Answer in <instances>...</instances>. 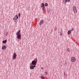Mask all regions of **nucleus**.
<instances>
[{"instance_id":"obj_15","label":"nucleus","mask_w":79,"mask_h":79,"mask_svg":"<svg viewBox=\"0 0 79 79\" xmlns=\"http://www.w3.org/2000/svg\"><path fill=\"white\" fill-rule=\"evenodd\" d=\"M44 73L46 75H48V73L47 71H45V72H44Z\"/></svg>"},{"instance_id":"obj_9","label":"nucleus","mask_w":79,"mask_h":79,"mask_svg":"<svg viewBox=\"0 0 79 79\" xmlns=\"http://www.w3.org/2000/svg\"><path fill=\"white\" fill-rule=\"evenodd\" d=\"M44 22V20H40V25H41L42 24H43Z\"/></svg>"},{"instance_id":"obj_3","label":"nucleus","mask_w":79,"mask_h":79,"mask_svg":"<svg viewBox=\"0 0 79 79\" xmlns=\"http://www.w3.org/2000/svg\"><path fill=\"white\" fill-rule=\"evenodd\" d=\"M71 60L73 62H74L76 60V59L75 57H71Z\"/></svg>"},{"instance_id":"obj_11","label":"nucleus","mask_w":79,"mask_h":79,"mask_svg":"<svg viewBox=\"0 0 79 79\" xmlns=\"http://www.w3.org/2000/svg\"><path fill=\"white\" fill-rule=\"evenodd\" d=\"M20 30H19V31H18L17 32V33H16V35H17V36L18 35H19V34L20 33Z\"/></svg>"},{"instance_id":"obj_5","label":"nucleus","mask_w":79,"mask_h":79,"mask_svg":"<svg viewBox=\"0 0 79 79\" xmlns=\"http://www.w3.org/2000/svg\"><path fill=\"white\" fill-rule=\"evenodd\" d=\"M70 0H64L63 1V4H66L67 2H70Z\"/></svg>"},{"instance_id":"obj_7","label":"nucleus","mask_w":79,"mask_h":79,"mask_svg":"<svg viewBox=\"0 0 79 79\" xmlns=\"http://www.w3.org/2000/svg\"><path fill=\"white\" fill-rule=\"evenodd\" d=\"M21 37V34H19V35L17 36V38L19 39H20Z\"/></svg>"},{"instance_id":"obj_21","label":"nucleus","mask_w":79,"mask_h":79,"mask_svg":"<svg viewBox=\"0 0 79 79\" xmlns=\"http://www.w3.org/2000/svg\"><path fill=\"white\" fill-rule=\"evenodd\" d=\"M13 19H14V20H15V16L14 17V18H13Z\"/></svg>"},{"instance_id":"obj_6","label":"nucleus","mask_w":79,"mask_h":79,"mask_svg":"<svg viewBox=\"0 0 79 79\" xmlns=\"http://www.w3.org/2000/svg\"><path fill=\"white\" fill-rule=\"evenodd\" d=\"M16 56H17L16 55V53H14L13 56V57L14 59H16Z\"/></svg>"},{"instance_id":"obj_13","label":"nucleus","mask_w":79,"mask_h":79,"mask_svg":"<svg viewBox=\"0 0 79 79\" xmlns=\"http://www.w3.org/2000/svg\"><path fill=\"white\" fill-rule=\"evenodd\" d=\"M6 42H7V40H3L2 41V42L3 43V44H6Z\"/></svg>"},{"instance_id":"obj_2","label":"nucleus","mask_w":79,"mask_h":79,"mask_svg":"<svg viewBox=\"0 0 79 79\" xmlns=\"http://www.w3.org/2000/svg\"><path fill=\"white\" fill-rule=\"evenodd\" d=\"M73 10L74 13H77V11L76 6H73Z\"/></svg>"},{"instance_id":"obj_14","label":"nucleus","mask_w":79,"mask_h":79,"mask_svg":"<svg viewBox=\"0 0 79 79\" xmlns=\"http://www.w3.org/2000/svg\"><path fill=\"white\" fill-rule=\"evenodd\" d=\"M44 6H45L44 4V3H42L41 5V7H43V8Z\"/></svg>"},{"instance_id":"obj_22","label":"nucleus","mask_w":79,"mask_h":79,"mask_svg":"<svg viewBox=\"0 0 79 79\" xmlns=\"http://www.w3.org/2000/svg\"><path fill=\"white\" fill-rule=\"evenodd\" d=\"M64 75H65V72H64Z\"/></svg>"},{"instance_id":"obj_23","label":"nucleus","mask_w":79,"mask_h":79,"mask_svg":"<svg viewBox=\"0 0 79 79\" xmlns=\"http://www.w3.org/2000/svg\"><path fill=\"white\" fill-rule=\"evenodd\" d=\"M34 67H35V65L34 66Z\"/></svg>"},{"instance_id":"obj_8","label":"nucleus","mask_w":79,"mask_h":79,"mask_svg":"<svg viewBox=\"0 0 79 79\" xmlns=\"http://www.w3.org/2000/svg\"><path fill=\"white\" fill-rule=\"evenodd\" d=\"M6 47L5 45H3V46H2V49L3 50H5V49H6Z\"/></svg>"},{"instance_id":"obj_1","label":"nucleus","mask_w":79,"mask_h":79,"mask_svg":"<svg viewBox=\"0 0 79 79\" xmlns=\"http://www.w3.org/2000/svg\"><path fill=\"white\" fill-rule=\"evenodd\" d=\"M38 61V59L37 58L35 59L34 60H33L31 62V64L33 65H35L36 64Z\"/></svg>"},{"instance_id":"obj_10","label":"nucleus","mask_w":79,"mask_h":79,"mask_svg":"<svg viewBox=\"0 0 79 79\" xmlns=\"http://www.w3.org/2000/svg\"><path fill=\"white\" fill-rule=\"evenodd\" d=\"M15 20H17V19H18L19 18V17L17 16V15H15Z\"/></svg>"},{"instance_id":"obj_19","label":"nucleus","mask_w":79,"mask_h":79,"mask_svg":"<svg viewBox=\"0 0 79 79\" xmlns=\"http://www.w3.org/2000/svg\"><path fill=\"white\" fill-rule=\"evenodd\" d=\"M21 14L20 13H19L18 15L19 17H20Z\"/></svg>"},{"instance_id":"obj_16","label":"nucleus","mask_w":79,"mask_h":79,"mask_svg":"<svg viewBox=\"0 0 79 79\" xmlns=\"http://www.w3.org/2000/svg\"><path fill=\"white\" fill-rule=\"evenodd\" d=\"M41 79H45V77L44 76H42L41 77Z\"/></svg>"},{"instance_id":"obj_17","label":"nucleus","mask_w":79,"mask_h":79,"mask_svg":"<svg viewBox=\"0 0 79 79\" xmlns=\"http://www.w3.org/2000/svg\"><path fill=\"white\" fill-rule=\"evenodd\" d=\"M42 9H43V10H45V6H43Z\"/></svg>"},{"instance_id":"obj_12","label":"nucleus","mask_w":79,"mask_h":79,"mask_svg":"<svg viewBox=\"0 0 79 79\" xmlns=\"http://www.w3.org/2000/svg\"><path fill=\"white\" fill-rule=\"evenodd\" d=\"M30 69H34V66L33 65H31L30 66Z\"/></svg>"},{"instance_id":"obj_18","label":"nucleus","mask_w":79,"mask_h":79,"mask_svg":"<svg viewBox=\"0 0 79 79\" xmlns=\"http://www.w3.org/2000/svg\"><path fill=\"white\" fill-rule=\"evenodd\" d=\"M48 5V4H47V3H45V6H47Z\"/></svg>"},{"instance_id":"obj_20","label":"nucleus","mask_w":79,"mask_h":79,"mask_svg":"<svg viewBox=\"0 0 79 79\" xmlns=\"http://www.w3.org/2000/svg\"><path fill=\"white\" fill-rule=\"evenodd\" d=\"M67 51H70V49L68 48V49H67Z\"/></svg>"},{"instance_id":"obj_4","label":"nucleus","mask_w":79,"mask_h":79,"mask_svg":"<svg viewBox=\"0 0 79 79\" xmlns=\"http://www.w3.org/2000/svg\"><path fill=\"white\" fill-rule=\"evenodd\" d=\"M74 30V28H72L71 30H69L68 32V34H70L71 32V31H73Z\"/></svg>"}]
</instances>
